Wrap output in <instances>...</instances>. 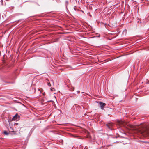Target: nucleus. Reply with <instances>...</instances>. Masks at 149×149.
<instances>
[{
	"instance_id": "1",
	"label": "nucleus",
	"mask_w": 149,
	"mask_h": 149,
	"mask_svg": "<svg viewBox=\"0 0 149 149\" xmlns=\"http://www.w3.org/2000/svg\"><path fill=\"white\" fill-rule=\"evenodd\" d=\"M138 131L145 137L149 136V130L146 127H140Z\"/></svg>"
},
{
	"instance_id": "2",
	"label": "nucleus",
	"mask_w": 149,
	"mask_h": 149,
	"mask_svg": "<svg viewBox=\"0 0 149 149\" xmlns=\"http://www.w3.org/2000/svg\"><path fill=\"white\" fill-rule=\"evenodd\" d=\"M99 104L100 107L102 109H103L104 107L106 105V104L105 103L102 102H99Z\"/></svg>"
},
{
	"instance_id": "3",
	"label": "nucleus",
	"mask_w": 149,
	"mask_h": 149,
	"mask_svg": "<svg viewBox=\"0 0 149 149\" xmlns=\"http://www.w3.org/2000/svg\"><path fill=\"white\" fill-rule=\"evenodd\" d=\"M38 91H39L40 93H42V92L43 91V90L41 88H38Z\"/></svg>"
},
{
	"instance_id": "4",
	"label": "nucleus",
	"mask_w": 149,
	"mask_h": 149,
	"mask_svg": "<svg viewBox=\"0 0 149 149\" xmlns=\"http://www.w3.org/2000/svg\"><path fill=\"white\" fill-rule=\"evenodd\" d=\"M18 116L17 114H16L13 118V120H15L17 119H16L15 118L16 117H17Z\"/></svg>"
},
{
	"instance_id": "5",
	"label": "nucleus",
	"mask_w": 149,
	"mask_h": 149,
	"mask_svg": "<svg viewBox=\"0 0 149 149\" xmlns=\"http://www.w3.org/2000/svg\"><path fill=\"white\" fill-rule=\"evenodd\" d=\"M47 85L49 86L50 87L51 86V85L50 84V83L49 82V81H47Z\"/></svg>"
},
{
	"instance_id": "6",
	"label": "nucleus",
	"mask_w": 149,
	"mask_h": 149,
	"mask_svg": "<svg viewBox=\"0 0 149 149\" xmlns=\"http://www.w3.org/2000/svg\"><path fill=\"white\" fill-rule=\"evenodd\" d=\"M4 133L5 134V135H8V132H7L6 131H4Z\"/></svg>"
},
{
	"instance_id": "7",
	"label": "nucleus",
	"mask_w": 149,
	"mask_h": 149,
	"mask_svg": "<svg viewBox=\"0 0 149 149\" xmlns=\"http://www.w3.org/2000/svg\"><path fill=\"white\" fill-rule=\"evenodd\" d=\"M65 3L66 5H68V1H65Z\"/></svg>"
},
{
	"instance_id": "8",
	"label": "nucleus",
	"mask_w": 149,
	"mask_h": 149,
	"mask_svg": "<svg viewBox=\"0 0 149 149\" xmlns=\"http://www.w3.org/2000/svg\"><path fill=\"white\" fill-rule=\"evenodd\" d=\"M145 88H149V87H148V86H146V87H145Z\"/></svg>"
},
{
	"instance_id": "9",
	"label": "nucleus",
	"mask_w": 149,
	"mask_h": 149,
	"mask_svg": "<svg viewBox=\"0 0 149 149\" xmlns=\"http://www.w3.org/2000/svg\"><path fill=\"white\" fill-rule=\"evenodd\" d=\"M54 89V88H51V90H52H52H53V89Z\"/></svg>"
}]
</instances>
